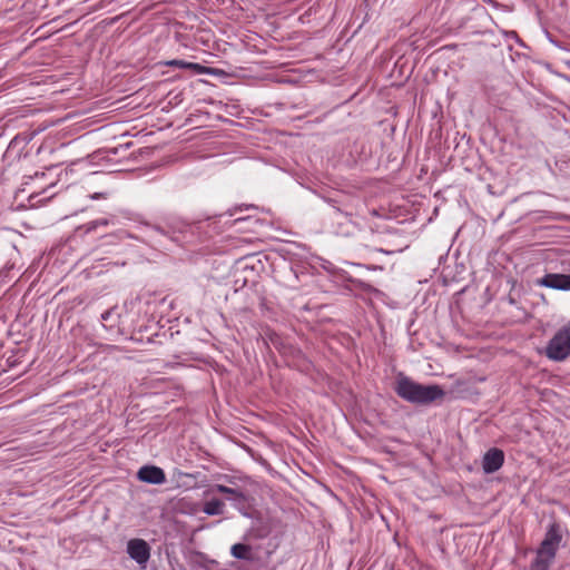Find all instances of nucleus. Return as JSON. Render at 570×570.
I'll return each instance as SVG.
<instances>
[{"mask_svg": "<svg viewBox=\"0 0 570 570\" xmlns=\"http://www.w3.org/2000/svg\"><path fill=\"white\" fill-rule=\"evenodd\" d=\"M395 392L401 399L414 404H430L444 395L441 386L423 385L404 375L397 377Z\"/></svg>", "mask_w": 570, "mask_h": 570, "instance_id": "1", "label": "nucleus"}, {"mask_svg": "<svg viewBox=\"0 0 570 570\" xmlns=\"http://www.w3.org/2000/svg\"><path fill=\"white\" fill-rule=\"evenodd\" d=\"M562 542V529L557 522L551 523L535 552L529 570H549Z\"/></svg>", "mask_w": 570, "mask_h": 570, "instance_id": "2", "label": "nucleus"}, {"mask_svg": "<svg viewBox=\"0 0 570 570\" xmlns=\"http://www.w3.org/2000/svg\"><path fill=\"white\" fill-rule=\"evenodd\" d=\"M546 354L553 361H562L570 355V322L550 340Z\"/></svg>", "mask_w": 570, "mask_h": 570, "instance_id": "3", "label": "nucleus"}, {"mask_svg": "<svg viewBox=\"0 0 570 570\" xmlns=\"http://www.w3.org/2000/svg\"><path fill=\"white\" fill-rule=\"evenodd\" d=\"M212 491L226 494L235 509H237L242 514L248 515V497L243 491L223 484H215L212 488Z\"/></svg>", "mask_w": 570, "mask_h": 570, "instance_id": "4", "label": "nucleus"}, {"mask_svg": "<svg viewBox=\"0 0 570 570\" xmlns=\"http://www.w3.org/2000/svg\"><path fill=\"white\" fill-rule=\"evenodd\" d=\"M127 553L140 566H146L150 558V547L144 539H130L127 543Z\"/></svg>", "mask_w": 570, "mask_h": 570, "instance_id": "5", "label": "nucleus"}, {"mask_svg": "<svg viewBox=\"0 0 570 570\" xmlns=\"http://www.w3.org/2000/svg\"><path fill=\"white\" fill-rule=\"evenodd\" d=\"M504 462V453L498 448L487 451L482 459V469L487 474L497 472Z\"/></svg>", "mask_w": 570, "mask_h": 570, "instance_id": "6", "label": "nucleus"}, {"mask_svg": "<svg viewBox=\"0 0 570 570\" xmlns=\"http://www.w3.org/2000/svg\"><path fill=\"white\" fill-rule=\"evenodd\" d=\"M137 476L140 481L150 484H161L166 481L163 469L155 465H144L138 470Z\"/></svg>", "mask_w": 570, "mask_h": 570, "instance_id": "7", "label": "nucleus"}, {"mask_svg": "<svg viewBox=\"0 0 570 570\" xmlns=\"http://www.w3.org/2000/svg\"><path fill=\"white\" fill-rule=\"evenodd\" d=\"M541 285L561 291L570 289V275L564 274H547L540 282Z\"/></svg>", "mask_w": 570, "mask_h": 570, "instance_id": "8", "label": "nucleus"}, {"mask_svg": "<svg viewBox=\"0 0 570 570\" xmlns=\"http://www.w3.org/2000/svg\"><path fill=\"white\" fill-rule=\"evenodd\" d=\"M230 553L234 558L240 560H252L253 559V549L252 547L244 543H236L232 547Z\"/></svg>", "mask_w": 570, "mask_h": 570, "instance_id": "9", "label": "nucleus"}, {"mask_svg": "<svg viewBox=\"0 0 570 570\" xmlns=\"http://www.w3.org/2000/svg\"><path fill=\"white\" fill-rule=\"evenodd\" d=\"M165 65L168 67L193 70L197 73H202L204 71V67L200 66L199 63L188 62V61L180 60V59L168 60L165 62Z\"/></svg>", "mask_w": 570, "mask_h": 570, "instance_id": "10", "label": "nucleus"}, {"mask_svg": "<svg viewBox=\"0 0 570 570\" xmlns=\"http://www.w3.org/2000/svg\"><path fill=\"white\" fill-rule=\"evenodd\" d=\"M225 504L219 499H212L205 502L203 511L207 515H222L224 513Z\"/></svg>", "mask_w": 570, "mask_h": 570, "instance_id": "11", "label": "nucleus"}, {"mask_svg": "<svg viewBox=\"0 0 570 570\" xmlns=\"http://www.w3.org/2000/svg\"><path fill=\"white\" fill-rule=\"evenodd\" d=\"M107 224H108V222L106 219H98V220L89 222L85 225L86 232L89 233V232L96 229L99 225H107Z\"/></svg>", "mask_w": 570, "mask_h": 570, "instance_id": "12", "label": "nucleus"}, {"mask_svg": "<svg viewBox=\"0 0 570 570\" xmlns=\"http://www.w3.org/2000/svg\"><path fill=\"white\" fill-rule=\"evenodd\" d=\"M151 232L155 233V234H159V235H163V236H167L168 233L165 232V229L160 226H153L151 227Z\"/></svg>", "mask_w": 570, "mask_h": 570, "instance_id": "13", "label": "nucleus"}, {"mask_svg": "<svg viewBox=\"0 0 570 570\" xmlns=\"http://www.w3.org/2000/svg\"><path fill=\"white\" fill-rule=\"evenodd\" d=\"M109 316V312H105L102 315H101V318L102 320H107Z\"/></svg>", "mask_w": 570, "mask_h": 570, "instance_id": "14", "label": "nucleus"}, {"mask_svg": "<svg viewBox=\"0 0 570 570\" xmlns=\"http://www.w3.org/2000/svg\"><path fill=\"white\" fill-rule=\"evenodd\" d=\"M334 209H335V212H336V213H338V214H343V212H342L340 208L334 207Z\"/></svg>", "mask_w": 570, "mask_h": 570, "instance_id": "15", "label": "nucleus"}, {"mask_svg": "<svg viewBox=\"0 0 570 570\" xmlns=\"http://www.w3.org/2000/svg\"><path fill=\"white\" fill-rule=\"evenodd\" d=\"M511 37H517V33L514 31L510 32Z\"/></svg>", "mask_w": 570, "mask_h": 570, "instance_id": "16", "label": "nucleus"}]
</instances>
